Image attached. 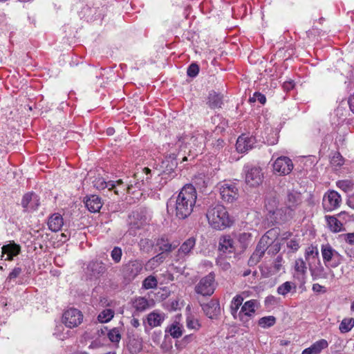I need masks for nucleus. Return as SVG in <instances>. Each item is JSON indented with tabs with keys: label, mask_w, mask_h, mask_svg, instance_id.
I'll use <instances>...</instances> for the list:
<instances>
[{
	"label": "nucleus",
	"mask_w": 354,
	"mask_h": 354,
	"mask_svg": "<svg viewBox=\"0 0 354 354\" xmlns=\"http://www.w3.org/2000/svg\"><path fill=\"white\" fill-rule=\"evenodd\" d=\"M196 198L195 187L191 184H187L180 189L175 201L170 199L167 205L168 211L174 209L178 218L185 219L193 212Z\"/></svg>",
	"instance_id": "obj_1"
},
{
	"label": "nucleus",
	"mask_w": 354,
	"mask_h": 354,
	"mask_svg": "<svg viewBox=\"0 0 354 354\" xmlns=\"http://www.w3.org/2000/svg\"><path fill=\"white\" fill-rule=\"evenodd\" d=\"M209 225L214 229L222 230L231 225V219L225 207L221 204L211 205L206 214Z\"/></svg>",
	"instance_id": "obj_2"
},
{
	"label": "nucleus",
	"mask_w": 354,
	"mask_h": 354,
	"mask_svg": "<svg viewBox=\"0 0 354 354\" xmlns=\"http://www.w3.org/2000/svg\"><path fill=\"white\" fill-rule=\"evenodd\" d=\"M279 234L278 229H271L268 230L260 239L259 241L256 250L252 253L251 257L248 260V265L250 266H252L258 263L263 256L264 255L266 251L268 252V249L269 245L272 243V241L276 239Z\"/></svg>",
	"instance_id": "obj_3"
},
{
	"label": "nucleus",
	"mask_w": 354,
	"mask_h": 354,
	"mask_svg": "<svg viewBox=\"0 0 354 354\" xmlns=\"http://www.w3.org/2000/svg\"><path fill=\"white\" fill-rule=\"evenodd\" d=\"M278 201L275 193H270L265 199V207L268 212L269 218L273 224L279 221L288 220L286 213H283L282 208H277Z\"/></svg>",
	"instance_id": "obj_4"
},
{
	"label": "nucleus",
	"mask_w": 354,
	"mask_h": 354,
	"mask_svg": "<svg viewBox=\"0 0 354 354\" xmlns=\"http://www.w3.org/2000/svg\"><path fill=\"white\" fill-rule=\"evenodd\" d=\"M321 253L324 265L326 267L337 268L343 260V257L329 243L321 246Z\"/></svg>",
	"instance_id": "obj_5"
},
{
	"label": "nucleus",
	"mask_w": 354,
	"mask_h": 354,
	"mask_svg": "<svg viewBox=\"0 0 354 354\" xmlns=\"http://www.w3.org/2000/svg\"><path fill=\"white\" fill-rule=\"evenodd\" d=\"M215 288V275L211 272L199 281L195 287V291L203 296H210L214 293Z\"/></svg>",
	"instance_id": "obj_6"
},
{
	"label": "nucleus",
	"mask_w": 354,
	"mask_h": 354,
	"mask_svg": "<svg viewBox=\"0 0 354 354\" xmlns=\"http://www.w3.org/2000/svg\"><path fill=\"white\" fill-rule=\"evenodd\" d=\"M259 307V302L256 299L247 301L242 305L237 320L246 325L254 317L256 310Z\"/></svg>",
	"instance_id": "obj_7"
},
{
	"label": "nucleus",
	"mask_w": 354,
	"mask_h": 354,
	"mask_svg": "<svg viewBox=\"0 0 354 354\" xmlns=\"http://www.w3.org/2000/svg\"><path fill=\"white\" fill-rule=\"evenodd\" d=\"M176 154L171 153L168 156L163 160L160 165L162 169V178L165 179H171L176 175L175 169L177 167Z\"/></svg>",
	"instance_id": "obj_8"
},
{
	"label": "nucleus",
	"mask_w": 354,
	"mask_h": 354,
	"mask_svg": "<svg viewBox=\"0 0 354 354\" xmlns=\"http://www.w3.org/2000/svg\"><path fill=\"white\" fill-rule=\"evenodd\" d=\"M245 181L248 185L255 187H258L262 183L263 174L260 167H249L248 166H246L245 167Z\"/></svg>",
	"instance_id": "obj_9"
},
{
	"label": "nucleus",
	"mask_w": 354,
	"mask_h": 354,
	"mask_svg": "<svg viewBox=\"0 0 354 354\" xmlns=\"http://www.w3.org/2000/svg\"><path fill=\"white\" fill-rule=\"evenodd\" d=\"M294 165L290 158L287 156L277 158L273 163V171L280 176L289 174L293 169Z\"/></svg>",
	"instance_id": "obj_10"
},
{
	"label": "nucleus",
	"mask_w": 354,
	"mask_h": 354,
	"mask_svg": "<svg viewBox=\"0 0 354 354\" xmlns=\"http://www.w3.org/2000/svg\"><path fill=\"white\" fill-rule=\"evenodd\" d=\"M83 320V315L76 308L66 310L63 315V322L68 328L79 326Z\"/></svg>",
	"instance_id": "obj_11"
},
{
	"label": "nucleus",
	"mask_w": 354,
	"mask_h": 354,
	"mask_svg": "<svg viewBox=\"0 0 354 354\" xmlns=\"http://www.w3.org/2000/svg\"><path fill=\"white\" fill-rule=\"evenodd\" d=\"M219 189L221 198L227 203H232L239 197V189L234 183H224Z\"/></svg>",
	"instance_id": "obj_12"
},
{
	"label": "nucleus",
	"mask_w": 354,
	"mask_h": 354,
	"mask_svg": "<svg viewBox=\"0 0 354 354\" xmlns=\"http://www.w3.org/2000/svg\"><path fill=\"white\" fill-rule=\"evenodd\" d=\"M142 263L139 260L130 261L123 266V275L128 281L133 280L142 271Z\"/></svg>",
	"instance_id": "obj_13"
},
{
	"label": "nucleus",
	"mask_w": 354,
	"mask_h": 354,
	"mask_svg": "<svg viewBox=\"0 0 354 354\" xmlns=\"http://www.w3.org/2000/svg\"><path fill=\"white\" fill-rule=\"evenodd\" d=\"M342 198L339 193L332 190L327 192L323 198L324 208L327 211H332L340 206Z\"/></svg>",
	"instance_id": "obj_14"
},
{
	"label": "nucleus",
	"mask_w": 354,
	"mask_h": 354,
	"mask_svg": "<svg viewBox=\"0 0 354 354\" xmlns=\"http://www.w3.org/2000/svg\"><path fill=\"white\" fill-rule=\"evenodd\" d=\"M301 203V198L300 193L297 192H289L287 194L285 201L286 211L288 219L292 216V212L297 208V207Z\"/></svg>",
	"instance_id": "obj_15"
},
{
	"label": "nucleus",
	"mask_w": 354,
	"mask_h": 354,
	"mask_svg": "<svg viewBox=\"0 0 354 354\" xmlns=\"http://www.w3.org/2000/svg\"><path fill=\"white\" fill-rule=\"evenodd\" d=\"M255 144L256 139L254 137L242 134L236 140V148L238 152L245 153L253 149Z\"/></svg>",
	"instance_id": "obj_16"
},
{
	"label": "nucleus",
	"mask_w": 354,
	"mask_h": 354,
	"mask_svg": "<svg viewBox=\"0 0 354 354\" xmlns=\"http://www.w3.org/2000/svg\"><path fill=\"white\" fill-rule=\"evenodd\" d=\"M150 173H151V170L149 168H147V167L143 168L141 171L136 172L134 174V177H133L134 180H133V181L131 180V181H129L127 184L126 189L127 190V192H129L133 186H136L138 188L140 189L141 188V185L144 184V180H145L142 176L144 174H145L146 175L145 180L148 181V180L149 179V174Z\"/></svg>",
	"instance_id": "obj_17"
},
{
	"label": "nucleus",
	"mask_w": 354,
	"mask_h": 354,
	"mask_svg": "<svg viewBox=\"0 0 354 354\" xmlns=\"http://www.w3.org/2000/svg\"><path fill=\"white\" fill-rule=\"evenodd\" d=\"M196 245V239L190 237L185 241L177 252V261L184 259L185 257L190 255Z\"/></svg>",
	"instance_id": "obj_18"
},
{
	"label": "nucleus",
	"mask_w": 354,
	"mask_h": 354,
	"mask_svg": "<svg viewBox=\"0 0 354 354\" xmlns=\"http://www.w3.org/2000/svg\"><path fill=\"white\" fill-rule=\"evenodd\" d=\"M21 205L26 211L35 210L39 205V198L35 193H27L22 198Z\"/></svg>",
	"instance_id": "obj_19"
},
{
	"label": "nucleus",
	"mask_w": 354,
	"mask_h": 354,
	"mask_svg": "<svg viewBox=\"0 0 354 354\" xmlns=\"http://www.w3.org/2000/svg\"><path fill=\"white\" fill-rule=\"evenodd\" d=\"M205 314L210 319L216 317L221 311L220 304L218 300L212 299L208 303L202 305Z\"/></svg>",
	"instance_id": "obj_20"
},
{
	"label": "nucleus",
	"mask_w": 354,
	"mask_h": 354,
	"mask_svg": "<svg viewBox=\"0 0 354 354\" xmlns=\"http://www.w3.org/2000/svg\"><path fill=\"white\" fill-rule=\"evenodd\" d=\"M308 268L313 280L328 278V274L325 272V269L322 265L320 260L314 263V264L310 263Z\"/></svg>",
	"instance_id": "obj_21"
},
{
	"label": "nucleus",
	"mask_w": 354,
	"mask_h": 354,
	"mask_svg": "<svg viewBox=\"0 0 354 354\" xmlns=\"http://www.w3.org/2000/svg\"><path fill=\"white\" fill-rule=\"evenodd\" d=\"M218 250L223 252L232 253L235 250L234 241L230 235H223L220 237Z\"/></svg>",
	"instance_id": "obj_22"
},
{
	"label": "nucleus",
	"mask_w": 354,
	"mask_h": 354,
	"mask_svg": "<svg viewBox=\"0 0 354 354\" xmlns=\"http://www.w3.org/2000/svg\"><path fill=\"white\" fill-rule=\"evenodd\" d=\"M2 255L3 257L6 255L5 260L11 261L13 257L18 255L21 251V248L19 245L12 243L8 245H5L1 248Z\"/></svg>",
	"instance_id": "obj_23"
},
{
	"label": "nucleus",
	"mask_w": 354,
	"mask_h": 354,
	"mask_svg": "<svg viewBox=\"0 0 354 354\" xmlns=\"http://www.w3.org/2000/svg\"><path fill=\"white\" fill-rule=\"evenodd\" d=\"M85 205L88 211L93 213L98 212L102 206L101 198L97 195H91L88 197Z\"/></svg>",
	"instance_id": "obj_24"
},
{
	"label": "nucleus",
	"mask_w": 354,
	"mask_h": 354,
	"mask_svg": "<svg viewBox=\"0 0 354 354\" xmlns=\"http://www.w3.org/2000/svg\"><path fill=\"white\" fill-rule=\"evenodd\" d=\"M328 342L324 339L315 342L309 348L304 349L301 354H319L321 351L327 348Z\"/></svg>",
	"instance_id": "obj_25"
},
{
	"label": "nucleus",
	"mask_w": 354,
	"mask_h": 354,
	"mask_svg": "<svg viewBox=\"0 0 354 354\" xmlns=\"http://www.w3.org/2000/svg\"><path fill=\"white\" fill-rule=\"evenodd\" d=\"M64 225L62 216L58 214H53L49 218L48 222V228L52 232H58L62 229Z\"/></svg>",
	"instance_id": "obj_26"
},
{
	"label": "nucleus",
	"mask_w": 354,
	"mask_h": 354,
	"mask_svg": "<svg viewBox=\"0 0 354 354\" xmlns=\"http://www.w3.org/2000/svg\"><path fill=\"white\" fill-rule=\"evenodd\" d=\"M325 218L329 229L333 232L337 233L344 230L342 223L335 216H326Z\"/></svg>",
	"instance_id": "obj_27"
},
{
	"label": "nucleus",
	"mask_w": 354,
	"mask_h": 354,
	"mask_svg": "<svg viewBox=\"0 0 354 354\" xmlns=\"http://www.w3.org/2000/svg\"><path fill=\"white\" fill-rule=\"evenodd\" d=\"M305 259L308 262V266H310V263L314 264V263L319 261V251L317 248L313 245L308 247L305 252Z\"/></svg>",
	"instance_id": "obj_28"
},
{
	"label": "nucleus",
	"mask_w": 354,
	"mask_h": 354,
	"mask_svg": "<svg viewBox=\"0 0 354 354\" xmlns=\"http://www.w3.org/2000/svg\"><path fill=\"white\" fill-rule=\"evenodd\" d=\"M207 104L211 109L221 108L223 104V97L215 91H210L208 95Z\"/></svg>",
	"instance_id": "obj_29"
},
{
	"label": "nucleus",
	"mask_w": 354,
	"mask_h": 354,
	"mask_svg": "<svg viewBox=\"0 0 354 354\" xmlns=\"http://www.w3.org/2000/svg\"><path fill=\"white\" fill-rule=\"evenodd\" d=\"M297 286L294 282L286 281L278 286L277 292L279 295L286 297L289 292H295Z\"/></svg>",
	"instance_id": "obj_30"
},
{
	"label": "nucleus",
	"mask_w": 354,
	"mask_h": 354,
	"mask_svg": "<svg viewBox=\"0 0 354 354\" xmlns=\"http://www.w3.org/2000/svg\"><path fill=\"white\" fill-rule=\"evenodd\" d=\"M243 298L241 295H236L232 300L230 304V313L233 316L234 319H237L239 314V308L242 305Z\"/></svg>",
	"instance_id": "obj_31"
},
{
	"label": "nucleus",
	"mask_w": 354,
	"mask_h": 354,
	"mask_svg": "<svg viewBox=\"0 0 354 354\" xmlns=\"http://www.w3.org/2000/svg\"><path fill=\"white\" fill-rule=\"evenodd\" d=\"M145 223V221L139 213H133L129 216V225L132 230L140 228Z\"/></svg>",
	"instance_id": "obj_32"
},
{
	"label": "nucleus",
	"mask_w": 354,
	"mask_h": 354,
	"mask_svg": "<svg viewBox=\"0 0 354 354\" xmlns=\"http://www.w3.org/2000/svg\"><path fill=\"white\" fill-rule=\"evenodd\" d=\"M165 259L162 253H160L153 258L150 259L145 265L147 270H153L159 266Z\"/></svg>",
	"instance_id": "obj_33"
},
{
	"label": "nucleus",
	"mask_w": 354,
	"mask_h": 354,
	"mask_svg": "<svg viewBox=\"0 0 354 354\" xmlns=\"http://www.w3.org/2000/svg\"><path fill=\"white\" fill-rule=\"evenodd\" d=\"M87 270L91 272L93 276H96L104 273L105 267L104 263L101 261H92L88 265Z\"/></svg>",
	"instance_id": "obj_34"
},
{
	"label": "nucleus",
	"mask_w": 354,
	"mask_h": 354,
	"mask_svg": "<svg viewBox=\"0 0 354 354\" xmlns=\"http://www.w3.org/2000/svg\"><path fill=\"white\" fill-rule=\"evenodd\" d=\"M164 315L156 313H151L147 316V322L152 327H157L161 325L164 320Z\"/></svg>",
	"instance_id": "obj_35"
},
{
	"label": "nucleus",
	"mask_w": 354,
	"mask_h": 354,
	"mask_svg": "<svg viewBox=\"0 0 354 354\" xmlns=\"http://www.w3.org/2000/svg\"><path fill=\"white\" fill-rule=\"evenodd\" d=\"M174 338H178L183 335V326L177 322L171 324L166 330Z\"/></svg>",
	"instance_id": "obj_36"
},
{
	"label": "nucleus",
	"mask_w": 354,
	"mask_h": 354,
	"mask_svg": "<svg viewBox=\"0 0 354 354\" xmlns=\"http://www.w3.org/2000/svg\"><path fill=\"white\" fill-rule=\"evenodd\" d=\"M94 186L98 189H104L108 188L109 190H112L115 187V183L113 181L106 182L104 178H98L94 182Z\"/></svg>",
	"instance_id": "obj_37"
},
{
	"label": "nucleus",
	"mask_w": 354,
	"mask_h": 354,
	"mask_svg": "<svg viewBox=\"0 0 354 354\" xmlns=\"http://www.w3.org/2000/svg\"><path fill=\"white\" fill-rule=\"evenodd\" d=\"M354 327L353 318H345L339 324V329L341 333H345L350 331Z\"/></svg>",
	"instance_id": "obj_38"
},
{
	"label": "nucleus",
	"mask_w": 354,
	"mask_h": 354,
	"mask_svg": "<svg viewBox=\"0 0 354 354\" xmlns=\"http://www.w3.org/2000/svg\"><path fill=\"white\" fill-rule=\"evenodd\" d=\"M133 306L137 310L144 311L149 308V301L146 298L140 297L134 300Z\"/></svg>",
	"instance_id": "obj_39"
},
{
	"label": "nucleus",
	"mask_w": 354,
	"mask_h": 354,
	"mask_svg": "<svg viewBox=\"0 0 354 354\" xmlns=\"http://www.w3.org/2000/svg\"><path fill=\"white\" fill-rule=\"evenodd\" d=\"M295 270L298 273L303 276L306 275L307 272V265L306 261L302 258H299L295 261Z\"/></svg>",
	"instance_id": "obj_40"
},
{
	"label": "nucleus",
	"mask_w": 354,
	"mask_h": 354,
	"mask_svg": "<svg viewBox=\"0 0 354 354\" xmlns=\"http://www.w3.org/2000/svg\"><path fill=\"white\" fill-rule=\"evenodd\" d=\"M337 187L344 192H350L354 189V183L350 180H339L336 183Z\"/></svg>",
	"instance_id": "obj_41"
},
{
	"label": "nucleus",
	"mask_w": 354,
	"mask_h": 354,
	"mask_svg": "<svg viewBox=\"0 0 354 354\" xmlns=\"http://www.w3.org/2000/svg\"><path fill=\"white\" fill-rule=\"evenodd\" d=\"M113 316L114 311L113 310L105 309L99 314L97 319L101 323H106L111 320Z\"/></svg>",
	"instance_id": "obj_42"
},
{
	"label": "nucleus",
	"mask_w": 354,
	"mask_h": 354,
	"mask_svg": "<svg viewBox=\"0 0 354 354\" xmlns=\"http://www.w3.org/2000/svg\"><path fill=\"white\" fill-rule=\"evenodd\" d=\"M138 245L140 250L148 253L151 251L154 245V242L149 239H140Z\"/></svg>",
	"instance_id": "obj_43"
},
{
	"label": "nucleus",
	"mask_w": 354,
	"mask_h": 354,
	"mask_svg": "<svg viewBox=\"0 0 354 354\" xmlns=\"http://www.w3.org/2000/svg\"><path fill=\"white\" fill-rule=\"evenodd\" d=\"M157 245L159 247V250L163 252H169L173 250L172 245L165 239V238H160L157 241Z\"/></svg>",
	"instance_id": "obj_44"
},
{
	"label": "nucleus",
	"mask_w": 354,
	"mask_h": 354,
	"mask_svg": "<svg viewBox=\"0 0 354 354\" xmlns=\"http://www.w3.org/2000/svg\"><path fill=\"white\" fill-rule=\"evenodd\" d=\"M158 286L157 279L152 275L145 278L142 281V288L146 290L156 288Z\"/></svg>",
	"instance_id": "obj_45"
},
{
	"label": "nucleus",
	"mask_w": 354,
	"mask_h": 354,
	"mask_svg": "<svg viewBox=\"0 0 354 354\" xmlns=\"http://www.w3.org/2000/svg\"><path fill=\"white\" fill-rule=\"evenodd\" d=\"M275 322L276 318L274 316H267L259 320V325L263 328H268L273 326Z\"/></svg>",
	"instance_id": "obj_46"
},
{
	"label": "nucleus",
	"mask_w": 354,
	"mask_h": 354,
	"mask_svg": "<svg viewBox=\"0 0 354 354\" xmlns=\"http://www.w3.org/2000/svg\"><path fill=\"white\" fill-rule=\"evenodd\" d=\"M187 327L189 329L198 330L201 328V324L198 319L194 317L193 316H189L187 318Z\"/></svg>",
	"instance_id": "obj_47"
},
{
	"label": "nucleus",
	"mask_w": 354,
	"mask_h": 354,
	"mask_svg": "<svg viewBox=\"0 0 354 354\" xmlns=\"http://www.w3.org/2000/svg\"><path fill=\"white\" fill-rule=\"evenodd\" d=\"M108 337L111 342L118 343L121 339V335L118 328H114L111 330L108 333Z\"/></svg>",
	"instance_id": "obj_48"
},
{
	"label": "nucleus",
	"mask_w": 354,
	"mask_h": 354,
	"mask_svg": "<svg viewBox=\"0 0 354 354\" xmlns=\"http://www.w3.org/2000/svg\"><path fill=\"white\" fill-rule=\"evenodd\" d=\"M122 255V251L119 247H114L111 252V257L115 263H118L121 261Z\"/></svg>",
	"instance_id": "obj_49"
},
{
	"label": "nucleus",
	"mask_w": 354,
	"mask_h": 354,
	"mask_svg": "<svg viewBox=\"0 0 354 354\" xmlns=\"http://www.w3.org/2000/svg\"><path fill=\"white\" fill-rule=\"evenodd\" d=\"M276 239L272 241V243L269 245L268 249V254L270 255H274L278 253L281 249L280 243L278 241H275Z\"/></svg>",
	"instance_id": "obj_50"
},
{
	"label": "nucleus",
	"mask_w": 354,
	"mask_h": 354,
	"mask_svg": "<svg viewBox=\"0 0 354 354\" xmlns=\"http://www.w3.org/2000/svg\"><path fill=\"white\" fill-rule=\"evenodd\" d=\"M250 101L252 102L258 101L261 104H264L266 102V97L263 94L259 92H255L253 94L252 97H250Z\"/></svg>",
	"instance_id": "obj_51"
},
{
	"label": "nucleus",
	"mask_w": 354,
	"mask_h": 354,
	"mask_svg": "<svg viewBox=\"0 0 354 354\" xmlns=\"http://www.w3.org/2000/svg\"><path fill=\"white\" fill-rule=\"evenodd\" d=\"M199 72V67L198 66L193 63L192 64L187 68V75L191 77H195Z\"/></svg>",
	"instance_id": "obj_52"
},
{
	"label": "nucleus",
	"mask_w": 354,
	"mask_h": 354,
	"mask_svg": "<svg viewBox=\"0 0 354 354\" xmlns=\"http://www.w3.org/2000/svg\"><path fill=\"white\" fill-rule=\"evenodd\" d=\"M251 241V234L250 233L243 232L239 235V241L243 245L247 246Z\"/></svg>",
	"instance_id": "obj_53"
},
{
	"label": "nucleus",
	"mask_w": 354,
	"mask_h": 354,
	"mask_svg": "<svg viewBox=\"0 0 354 354\" xmlns=\"http://www.w3.org/2000/svg\"><path fill=\"white\" fill-rule=\"evenodd\" d=\"M283 259L281 256H278L274 260L272 266L273 272L275 273L279 272L283 268Z\"/></svg>",
	"instance_id": "obj_54"
},
{
	"label": "nucleus",
	"mask_w": 354,
	"mask_h": 354,
	"mask_svg": "<svg viewBox=\"0 0 354 354\" xmlns=\"http://www.w3.org/2000/svg\"><path fill=\"white\" fill-rule=\"evenodd\" d=\"M113 182L115 183V187H114L112 190H114L115 194L118 195L119 193H124V192L126 190V188L123 185L124 183L122 180L120 179Z\"/></svg>",
	"instance_id": "obj_55"
},
{
	"label": "nucleus",
	"mask_w": 354,
	"mask_h": 354,
	"mask_svg": "<svg viewBox=\"0 0 354 354\" xmlns=\"http://www.w3.org/2000/svg\"><path fill=\"white\" fill-rule=\"evenodd\" d=\"M142 349V346L140 342L138 341H133L129 344V350L133 353H137L140 352Z\"/></svg>",
	"instance_id": "obj_56"
},
{
	"label": "nucleus",
	"mask_w": 354,
	"mask_h": 354,
	"mask_svg": "<svg viewBox=\"0 0 354 354\" xmlns=\"http://www.w3.org/2000/svg\"><path fill=\"white\" fill-rule=\"evenodd\" d=\"M21 273V268L19 267L15 268L8 277V279H13L17 278Z\"/></svg>",
	"instance_id": "obj_57"
},
{
	"label": "nucleus",
	"mask_w": 354,
	"mask_h": 354,
	"mask_svg": "<svg viewBox=\"0 0 354 354\" xmlns=\"http://www.w3.org/2000/svg\"><path fill=\"white\" fill-rule=\"evenodd\" d=\"M192 339V335H187L185 336L180 342L178 343H176V346H185V345L189 343Z\"/></svg>",
	"instance_id": "obj_58"
},
{
	"label": "nucleus",
	"mask_w": 354,
	"mask_h": 354,
	"mask_svg": "<svg viewBox=\"0 0 354 354\" xmlns=\"http://www.w3.org/2000/svg\"><path fill=\"white\" fill-rule=\"evenodd\" d=\"M313 290L316 292H325L326 290L325 289V287L323 286H321L319 283H315L313 285Z\"/></svg>",
	"instance_id": "obj_59"
},
{
	"label": "nucleus",
	"mask_w": 354,
	"mask_h": 354,
	"mask_svg": "<svg viewBox=\"0 0 354 354\" xmlns=\"http://www.w3.org/2000/svg\"><path fill=\"white\" fill-rule=\"evenodd\" d=\"M287 245L288 248H291L293 250H297L299 248L298 243L295 240H290L288 242Z\"/></svg>",
	"instance_id": "obj_60"
},
{
	"label": "nucleus",
	"mask_w": 354,
	"mask_h": 354,
	"mask_svg": "<svg viewBox=\"0 0 354 354\" xmlns=\"http://www.w3.org/2000/svg\"><path fill=\"white\" fill-rule=\"evenodd\" d=\"M346 241L349 244H354V233H348L346 234Z\"/></svg>",
	"instance_id": "obj_61"
},
{
	"label": "nucleus",
	"mask_w": 354,
	"mask_h": 354,
	"mask_svg": "<svg viewBox=\"0 0 354 354\" xmlns=\"http://www.w3.org/2000/svg\"><path fill=\"white\" fill-rule=\"evenodd\" d=\"M348 104L351 110L354 113V94L349 97Z\"/></svg>",
	"instance_id": "obj_62"
},
{
	"label": "nucleus",
	"mask_w": 354,
	"mask_h": 354,
	"mask_svg": "<svg viewBox=\"0 0 354 354\" xmlns=\"http://www.w3.org/2000/svg\"><path fill=\"white\" fill-rule=\"evenodd\" d=\"M131 324L132 326H133L134 328H138L139 326H140V322L138 319L136 318H133L131 320Z\"/></svg>",
	"instance_id": "obj_63"
},
{
	"label": "nucleus",
	"mask_w": 354,
	"mask_h": 354,
	"mask_svg": "<svg viewBox=\"0 0 354 354\" xmlns=\"http://www.w3.org/2000/svg\"><path fill=\"white\" fill-rule=\"evenodd\" d=\"M272 301H275V297L274 296H270V297H268L266 299V303L268 304V303H271Z\"/></svg>",
	"instance_id": "obj_64"
}]
</instances>
